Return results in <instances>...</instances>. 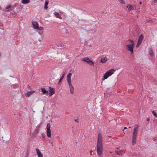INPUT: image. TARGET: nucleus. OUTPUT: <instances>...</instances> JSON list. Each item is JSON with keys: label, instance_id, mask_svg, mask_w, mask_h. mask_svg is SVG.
<instances>
[{"label": "nucleus", "instance_id": "obj_30", "mask_svg": "<svg viewBox=\"0 0 157 157\" xmlns=\"http://www.w3.org/2000/svg\"><path fill=\"white\" fill-rule=\"evenodd\" d=\"M157 2V0H154V3Z\"/></svg>", "mask_w": 157, "mask_h": 157}, {"label": "nucleus", "instance_id": "obj_4", "mask_svg": "<svg viewBox=\"0 0 157 157\" xmlns=\"http://www.w3.org/2000/svg\"><path fill=\"white\" fill-rule=\"evenodd\" d=\"M115 71V70L114 69H111L109 70L106 71L104 75L103 78H102V80L107 79L109 77L111 76L114 72Z\"/></svg>", "mask_w": 157, "mask_h": 157}, {"label": "nucleus", "instance_id": "obj_25", "mask_svg": "<svg viewBox=\"0 0 157 157\" xmlns=\"http://www.w3.org/2000/svg\"><path fill=\"white\" fill-rule=\"evenodd\" d=\"M97 151L98 153V142L97 144Z\"/></svg>", "mask_w": 157, "mask_h": 157}, {"label": "nucleus", "instance_id": "obj_13", "mask_svg": "<svg viewBox=\"0 0 157 157\" xmlns=\"http://www.w3.org/2000/svg\"><path fill=\"white\" fill-rule=\"evenodd\" d=\"M144 37V36L142 34L140 35L139 37L138 42L142 43Z\"/></svg>", "mask_w": 157, "mask_h": 157}, {"label": "nucleus", "instance_id": "obj_5", "mask_svg": "<svg viewBox=\"0 0 157 157\" xmlns=\"http://www.w3.org/2000/svg\"><path fill=\"white\" fill-rule=\"evenodd\" d=\"M102 138L101 135L99 134V155H101L102 152Z\"/></svg>", "mask_w": 157, "mask_h": 157}, {"label": "nucleus", "instance_id": "obj_3", "mask_svg": "<svg viewBox=\"0 0 157 157\" xmlns=\"http://www.w3.org/2000/svg\"><path fill=\"white\" fill-rule=\"evenodd\" d=\"M129 41L131 44H127L126 46V49L128 51L130 52L131 53H133V49L134 47V43L132 40H129Z\"/></svg>", "mask_w": 157, "mask_h": 157}, {"label": "nucleus", "instance_id": "obj_9", "mask_svg": "<svg viewBox=\"0 0 157 157\" xmlns=\"http://www.w3.org/2000/svg\"><path fill=\"white\" fill-rule=\"evenodd\" d=\"M49 91V95L51 96L55 93V90L54 89L51 87H48Z\"/></svg>", "mask_w": 157, "mask_h": 157}, {"label": "nucleus", "instance_id": "obj_16", "mask_svg": "<svg viewBox=\"0 0 157 157\" xmlns=\"http://www.w3.org/2000/svg\"><path fill=\"white\" fill-rule=\"evenodd\" d=\"M41 91L44 94H46L47 95H48V91L46 90L45 88H42L41 89Z\"/></svg>", "mask_w": 157, "mask_h": 157}, {"label": "nucleus", "instance_id": "obj_23", "mask_svg": "<svg viewBox=\"0 0 157 157\" xmlns=\"http://www.w3.org/2000/svg\"><path fill=\"white\" fill-rule=\"evenodd\" d=\"M141 44V43L138 42V43L136 45V47L137 48H138Z\"/></svg>", "mask_w": 157, "mask_h": 157}, {"label": "nucleus", "instance_id": "obj_29", "mask_svg": "<svg viewBox=\"0 0 157 157\" xmlns=\"http://www.w3.org/2000/svg\"><path fill=\"white\" fill-rule=\"evenodd\" d=\"M92 151H90V154L91 155H92Z\"/></svg>", "mask_w": 157, "mask_h": 157}, {"label": "nucleus", "instance_id": "obj_12", "mask_svg": "<svg viewBox=\"0 0 157 157\" xmlns=\"http://www.w3.org/2000/svg\"><path fill=\"white\" fill-rule=\"evenodd\" d=\"M35 92L34 90H31L27 92L25 94V95L27 97H29L31 94Z\"/></svg>", "mask_w": 157, "mask_h": 157}, {"label": "nucleus", "instance_id": "obj_21", "mask_svg": "<svg viewBox=\"0 0 157 157\" xmlns=\"http://www.w3.org/2000/svg\"><path fill=\"white\" fill-rule=\"evenodd\" d=\"M119 2L121 4H125V2L123 0H118Z\"/></svg>", "mask_w": 157, "mask_h": 157}, {"label": "nucleus", "instance_id": "obj_35", "mask_svg": "<svg viewBox=\"0 0 157 157\" xmlns=\"http://www.w3.org/2000/svg\"><path fill=\"white\" fill-rule=\"evenodd\" d=\"M118 148H117V149H118Z\"/></svg>", "mask_w": 157, "mask_h": 157}, {"label": "nucleus", "instance_id": "obj_24", "mask_svg": "<svg viewBox=\"0 0 157 157\" xmlns=\"http://www.w3.org/2000/svg\"><path fill=\"white\" fill-rule=\"evenodd\" d=\"M11 7V6L10 5H8V6H7L6 7V9H9V8H10Z\"/></svg>", "mask_w": 157, "mask_h": 157}, {"label": "nucleus", "instance_id": "obj_27", "mask_svg": "<svg viewBox=\"0 0 157 157\" xmlns=\"http://www.w3.org/2000/svg\"><path fill=\"white\" fill-rule=\"evenodd\" d=\"M64 76V75H63L62 76V77L61 78H60V79L59 80V82H60L62 80V79H63V78Z\"/></svg>", "mask_w": 157, "mask_h": 157}, {"label": "nucleus", "instance_id": "obj_26", "mask_svg": "<svg viewBox=\"0 0 157 157\" xmlns=\"http://www.w3.org/2000/svg\"><path fill=\"white\" fill-rule=\"evenodd\" d=\"M38 29L39 30H42L43 29V27H39V28L38 27Z\"/></svg>", "mask_w": 157, "mask_h": 157}, {"label": "nucleus", "instance_id": "obj_36", "mask_svg": "<svg viewBox=\"0 0 157 157\" xmlns=\"http://www.w3.org/2000/svg\"><path fill=\"white\" fill-rule=\"evenodd\" d=\"M123 132H124V130H123Z\"/></svg>", "mask_w": 157, "mask_h": 157}, {"label": "nucleus", "instance_id": "obj_18", "mask_svg": "<svg viewBox=\"0 0 157 157\" xmlns=\"http://www.w3.org/2000/svg\"><path fill=\"white\" fill-rule=\"evenodd\" d=\"M116 152L117 154L119 155L120 156H122V152L121 150L119 151H116Z\"/></svg>", "mask_w": 157, "mask_h": 157}, {"label": "nucleus", "instance_id": "obj_6", "mask_svg": "<svg viewBox=\"0 0 157 157\" xmlns=\"http://www.w3.org/2000/svg\"><path fill=\"white\" fill-rule=\"evenodd\" d=\"M82 60L86 62L87 64L90 65H94V62L88 57H86L82 59Z\"/></svg>", "mask_w": 157, "mask_h": 157}, {"label": "nucleus", "instance_id": "obj_1", "mask_svg": "<svg viewBox=\"0 0 157 157\" xmlns=\"http://www.w3.org/2000/svg\"><path fill=\"white\" fill-rule=\"evenodd\" d=\"M72 75V73H68L67 75V81L69 86V88L70 90V93L71 94H72L74 93V87L72 84L71 82Z\"/></svg>", "mask_w": 157, "mask_h": 157}, {"label": "nucleus", "instance_id": "obj_31", "mask_svg": "<svg viewBox=\"0 0 157 157\" xmlns=\"http://www.w3.org/2000/svg\"><path fill=\"white\" fill-rule=\"evenodd\" d=\"M150 120V119L149 118H147V121H149Z\"/></svg>", "mask_w": 157, "mask_h": 157}, {"label": "nucleus", "instance_id": "obj_32", "mask_svg": "<svg viewBox=\"0 0 157 157\" xmlns=\"http://www.w3.org/2000/svg\"><path fill=\"white\" fill-rule=\"evenodd\" d=\"M127 128V127H124V129H125Z\"/></svg>", "mask_w": 157, "mask_h": 157}, {"label": "nucleus", "instance_id": "obj_2", "mask_svg": "<svg viewBox=\"0 0 157 157\" xmlns=\"http://www.w3.org/2000/svg\"><path fill=\"white\" fill-rule=\"evenodd\" d=\"M139 129L138 125L136 124L134 126L133 131L132 133V144L134 145L136 143V136L138 133V131Z\"/></svg>", "mask_w": 157, "mask_h": 157}, {"label": "nucleus", "instance_id": "obj_17", "mask_svg": "<svg viewBox=\"0 0 157 157\" xmlns=\"http://www.w3.org/2000/svg\"><path fill=\"white\" fill-rule=\"evenodd\" d=\"M54 14L56 17L60 19H62V17L60 16V15L58 13L55 12L54 13Z\"/></svg>", "mask_w": 157, "mask_h": 157}, {"label": "nucleus", "instance_id": "obj_19", "mask_svg": "<svg viewBox=\"0 0 157 157\" xmlns=\"http://www.w3.org/2000/svg\"><path fill=\"white\" fill-rule=\"evenodd\" d=\"M48 4V1H46L45 2V4H44V9L46 10H47L48 8L47 6Z\"/></svg>", "mask_w": 157, "mask_h": 157}, {"label": "nucleus", "instance_id": "obj_33", "mask_svg": "<svg viewBox=\"0 0 157 157\" xmlns=\"http://www.w3.org/2000/svg\"><path fill=\"white\" fill-rule=\"evenodd\" d=\"M140 4L141 5L142 4V2H140Z\"/></svg>", "mask_w": 157, "mask_h": 157}, {"label": "nucleus", "instance_id": "obj_10", "mask_svg": "<svg viewBox=\"0 0 157 157\" xmlns=\"http://www.w3.org/2000/svg\"><path fill=\"white\" fill-rule=\"evenodd\" d=\"M32 25L35 29H37L39 27L38 24L36 21H33L32 22Z\"/></svg>", "mask_w": 157, "mask_h": 157}, {"label": "nucleus", "instance_id": "obj_14", "mask_svg": "<svg viewBox=\"0 0 157 157\" xmlns=\"http://www.w3.org/2000/svg\"><path fill=\"white\" fill-rule=\"evenodd\" d=\"M126 7L128 8V11H129L132 10H134L133 6L132 5H128Z\"/></svg>", "mask_w": 157, "mask_h": 157}, {"label": "nucleus", "instance_id": "obj_15", "mask_svg": "<svg viewBox=\"0 0 157 157\" xmlns=\"http://www.w3.org/2000/svg\"><path fill=\"white\" fill-rule=\"evenodd\" d=\"M149 54L151 57H152L153 56V52L152 49L151 48L149 49Z\"/></svg>", "mask_w": 157, "mask_h": 157}, {"label": "nucleus", "instance_id": "obj_34", "mask_svg": "<svg viewBox=\"0 0 157 157\" xmlns=\"http://www.w3.org/2000/svg\"><path fill=\"white\" fill-rule=\"evenodd\" d=\"M63 45V46H64V44H62Z\"/></svg>", "mask_w": 157, "mask_h": 157}, {"label": "nucleus", "instance_id": "obj_8", "mask_svg": "<svg viewBox=\"0 0 157 157\" xmlns=\"http://www.w3.org/2000/svg\"><path fill=\"white\" fill-rule=\"evenodd\" d=\"M108 60L107 56L105 55H103L101 57V62L102 63H105Z\"/></svg>", "mask_w": 157, "mask_h": 157}, {"label": "nucleus", "instance_id": "obj_28", "mask_svg": "<svg viewBox=\"0 0 157 157\" xmlns=\"http://www.w3.org/2000/svg\"><path fill=\"white\" fill-rule=\"evenodd\" d=\"M75 121L78 123L79 122V120L78 119H75Z\"/></svg>", "mask_w": 157, "mask_h": 157}, {"label": "nucleus", "instance_id": "obj_11", "mask_svg": "<svg viewBox=\"0 0 157 157\" xmlns=\"http://www.w3.org/2000/svg\"><path fill=\"white\" fill-rule=\"evenodd\" d=\"M36 154L38 155V157H43V155L38 149H36Z\"/></svg>", "mask_w": 157, "mask_h": 157}, {"label": "nucleus", "instance_id": "obj_20", "mask_svg": "<svg viewBox=\"0 0 157 157\" xmlns=\"http://www.w3.org/2000/svg\"><path fill=\"white\" fill-rule=\"evenodd\" d=\"M21 2L23 4H26L29 3V1L28 0H22Z\"/></svg>", "mask_w": 157, "mask_h": 157}, {"label": "nucleus", "instance_id": "obj_7", "mask_svg": "<svg viewBox=\"0 0 157 157\" xmlns=\"http://www.w3.org/2000/svg\"><path fill=\"white\" fill-rule=\"evenodd\" d=\"M50 127L51 125L50 124L48 123L47 124V136L49 137H50L51 136Z\"/></svg>", "mask_w": 157, "mask_h": 157}, {"label": "nucleus", "instance_id": "obj_22", "mask_svg": "<svg viewBox=\"0 0 157 157\" xmlns=\"http://www.w3.org/2000/svg\"><path fill=\"white\" fill-rule=\"evenodd\" d=\"M152 113H153L154 116L155 117H157V115L156 112H155V111H152Z\"/></svg>", "mask_w": 157, "mask_h": 157}]
</instances>
